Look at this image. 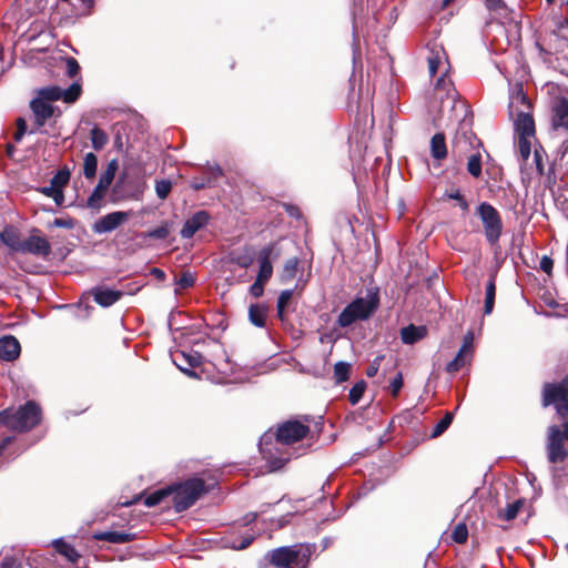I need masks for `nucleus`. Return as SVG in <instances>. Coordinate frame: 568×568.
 Listing matches in <instances>:
<instances>
[{
  "mask_svg": "<svg viewBox=\"0 0 568 568\" xmlns=\"http://www.w3.org/2000/svg\"><path fill=\"white\" fill-rule=\"evenodd\" d=\"M473 354L459 349L453 361L446 365V372L449 374L457 373L471 362Z\"/></svg>",
  "mask_w": 568,
  "mask_h": 568,
  "instance_id": "nucleus-27",
  "label": "nucleus"
},
{
  "mask_svg": "<svg viewBox=\"0 0 568 568\" xmlns=\"http://www.w3.org/2000/svg\"><path fill=\"white\" fill-rule=\"evenodd\" d=\"M70 180L69 170H60L50 180V185L41 187L39 191L44 195H53V193L63 190Z\"/></svg>",
  "mask_w": 568,
  "mask_h": 568,
  "instance_id": "nucleus-20",
  "label": "nucleus"
},
{
  "mask_svg": "<svg viewBox=\"0 0 568 568\" xmlns=\"http://www.w3.org/2000/svg\"><path fill=\"white\" fill-rule=\"evenodd\" d=\"M41 408L33 400L27 402L16 412L6 409L0 413V425L12 430L27 432L40 423Z\"/></svg>",
  "mask_w": 568,
  "mask_h": 568,
  "instance_id": "nucleus-4",
  "label": "nucleus"
},
{
  "mask_svg": "<svg viewBox=\"0 0 568 568\" xmlns=\"http://www.w3.org/2000/svg\"><path fill=\"white\" fill-rule=\"evenodd\" d=\"M467 171L474 178L481 175V156L480 154H473L467 162Z\"/></svg>",
  "mask_w": 568,
  "mask_h": 568,
  "instance_id": "nucleus-40",
  "label": "nucleus"
},
{
  "mask_svg": "<svg viewBox=\"0 0 568 568\" xmlns=\"http://www.w3.org/2000/svg\"><path fill=\"white\" fill-rule=\"evenodd\" d=\"M366 386V382L361 379L349 389L348 399L352 405H356L361 400L363 394L365 393Z\"/></svg>",
  "mask_w": 568,
  "mask_h": 568,
  "instance_id": "nucleus-37",
  "label": "nucleus"
},
{
  "mask_svg": "<svg viewBox=\"0 0 568 568\" xmlns=\"http://www.w3.org/2000/svg\"><path fill=\"white\" fill-rule=\"evenodd\" d=\"M0 240L10 250L20 252L22 240H20V234L14 227H4L2 232H0Z\"/></svg>",
  "mask_w": 568,
  "mask_h": 568,
  "instance_id": "nucleus-22",
  "label": "nucleus"
},
{
  "mask_svg": "<svg viewBox=\"0 0 568 568\" xmlns=\"http://www.w3.org/2000/svg\"><path fill=\"white\" fill-rule=\"evenodd\" d=\"M231 261L242 268H247L253 263L251 254H232Z\"/></svg>",
  "mask_w": 568,
  "mask_h": 568,
  "instance_id": "nucleus-48",
  "label": "nucleus"
},
{
  "mask_svg": "<svg viewBox=\"0 0 568 568\" xmlns=\"http://www.w3.org/2000/svg\"><path fill=\"white\" fill-rule=\"evenodd\" d=\"M173 487V506L175 511L182 513L195 504L206 493L204 481L200 478H191Z\"/></svg>",
  "mask_w": 568,
  "mask_h": 568,
  "instance_id": "nucleus-6",
  "label": "nucleus"
},
{
  "mask_svg": "<svg viewBox=\"0 0 568 568\" xmlns=\"http://www.w3.org/2000/svg\"><path fill=\"white\" fill-rule=\"evenodd\" d=\"M129 217H130L129 212H124V211L111 212V213L102 216L101 219H99L93 224V227H92L93 232L97 234H104V233L112 232L115 229H118L121 224L126 222Z\"/></svg>",
  "mask_w": 568,
  "mask_h": 568,
  "instance_id": "nucleus-12",
  "label": "nucleus"
},
{
  "mask_svg": "<svg viewBox=\"0 0 568 568\" xmlns=\"http://www.w3.org/2000/svg\"><path fill=\"white\" fill-rule=\"evenodd\" d=\"M169 235V229L166 226H160L148 232L146 236L152 239L164 240Z\"/></svg>",
  "mask_w": 568,
  "mask_h": 568,
  "instance_id": "nucleus-51",
  "label": "nucleus"
},
{
  "mask_svg": "<svg viewBox=\"0 0 568 568\" xmlns=\"http://www.w3.org/2000/svg\"><path fill=\"white\" fill-rule=\"evenodd\" d=\"M378 366H379L378 362H377V361H375V362H374V363H373V364L367 368V371H366V375H367L368 377H373V376H375V375L377 374V372H378Z\"/></svg>",
  "mask_w": 568,
  "mask_h": 568,
  "instance_id": "nucleus-63",
  "label": "nucleus"
},
{
  "mask_svg": "<svg viewBox=\"0 0 568 568\" xmlns=\"http://www.w3.org/2000/svg\"><path fill=\"white\" fill-rule=\"evenodd\" d=\"M53 546L59 554L64 556L71 562H77L80 558L79 552L74 549L73 546L63 541L62 539H57L53 541Z\"/></svg>",
  "mask_w": 568,
  "mask_h": 568,
  "instance_id": "nucleus-28",
  "label": "nucleus"
},
{
  "mask_svg": "<svg viewBox=\"0 0 568 568\" xmlns=\"http://www.w3.org/2000/svg\"><path fill=\"white\" fill-rule=\"evenodd\" d=\"M210 220V215L206 211H199L187 219L181 230V236L183 239H191L197 231L203 229Z\"/></svg>",
  "mask_w": 568,
  "mask_h": 568,
  "instance_id": "nucleus-17",
  "label": "nucleus"
},
{
  "mask_svg": "<svg viewBox=\"0 0 568 568\" xmlns=\"http://www.w3.org/2000/svg\"><path fill=\"white\" fill-rule=\"evenodd\" d=\"M48 196L52 197L58 205H61L63 202V199H64L63 190H60V191L53 193V195H48Z\"/></svg>",
  "mask_w": 568,
  "mask_h": 568,
  "instance_id": "nucleus-64",
  "label": "nucleus"
},
{
  "mask_svg": "<svg viewBox=\"0 0 568 568\" xmlns=\"http://www.w3.org/2000/svg\"><path fill=\"white\" fill-rule=\"evenodd\" d=\"M552 266H554L552 260L550 257H548V256H542V258L540 260V268L545 273L550 274L551 270H552Z\"/></svg>",
  "mask_w": 568,
  "mask_h": 568,
  "instance_id": "nucleus-59",
  "label": "nucleus"
},
{
  "mask_svg": "<svg viewBox=\"0 0 568 568\" xmlns=\"http://www.w3.org/2000/svg\"><path fill=\"white\" fill-rule=\"evenodd\" d=\"M20 253L47 258L51 254V244L44 236L40 235L38 229H33L30 235L22 241Z\"/></svg>",
  "mask_w": 568,
  "mask_h": 568,
  "instance_id": "nucleus-10",
  "label": "nucleus"
},
{
  "mask_svg": "<svg viewBox=\"0 0 568 568\" xmlns=\"http://www.w3.org/2000/svg\"><path fill=\"white\" fill-rule=\"evenodd\" d=\"M292 296H293L292 290H284V291H282V293L280 294V296L277 298L276 311H277V316L281 320H283L285 307L290 303Z\"/></svg>",
  "mask_w": 568,
  "mask_h": 568,
  "instance_id": "nucleus-39",
  "label": "nucleus"
},
{
  "mask_svg": "<svg viewBox=\"0 0 568 568\" xmlns=\"http://www.w3.org/2000/svg\"><path fill=\"white\" fill-rule=\"evenodd\" d=\"M568 440V424L562 427L552 425L548 428L547 436V453L550 463H561L567 457L565 443Z\"/></svg>",
  "mask_w": 568,
  "mask_h": 568,
  "instance_id": "nucleus-8",
  "label": "nucleus"
},
{
  "mask_svg": "<svg viewBox=\"0 0 568 568\" xmlns=\"http://www.w3.org/2000/svg\"><path fill=\"white\" fill-rule=\"evenodd\" d=\"M172 494H173L172 486L158 489L144 498V505L146 507H154V506L159 505L165 497H168Z\"/></svg>",
  "mask_w": 568,
  "mask_h": 568,
  "instance_id": "nucleus-30",
  "label": "nucleus"
},
{
  "mask_svg": "<svg viewBox=\"0 0 568 568\" xmlns=\"http://www.w3.org/2000/svg\"><path fill=\"white\" fill-rule=\"evenodd\" d=\"M254 538H255L254 534H247L240 541H237V540L227 541V546L235 550H242V549L247 548L252 544Z\"/></svg>",
  "mask_w": 568,
  "mask_h": 568,
  "instance_id": "nucleus-46",
  "label": "nucleus"
},
{
  "mask_svg": "<svg viewBox=\"0 0 568 568\" xmlns=\"http://www.w3.org/2000/svg\"><path fill=\"white\" fill-rule=\"evenodd\" d=\"M93 295H94V301L98 304H100L101 306L108 307L119 301V298L121 297V292L109 290V288H105V290L98 288L94 291Z\"/></svg>",
  "mask_w": 568,
  "mask_h": 568,
  "instance_id": "nucleus-24",
  "label": "nucleus"
},
{
  "mask_svg": "<svg viewBox=\"0 0 568 568\" xmlns=\"http://www.w3.org/2000/svg\"><path fill=\"white\" fill-rule=\"evenodd\" d=\"M462 351H465L467 353L473 354L474 353V333L467 332L463 338L462 347L459 348Z\"/></svg>",
  "mask_w": 568,
  "mask_h": 568,
  "instance_id": "nucleus-50",
  "label": "nucleus"
},
{
  "mask_svg": "<svg viewBox=\"0 0 568 568\" xmlns=\"http://www.w3.org/2000/svg\"><path fill=\"white\" fill-rule=\"evenodd\" d=\"M65 65H67L65 72L70 78H73L78 74L80 67H79L78 61L74 58H68L65 61Z\"/></svg>",
  "mask_w": 568,
  "mask_h": 568,
  "instance_id": "nucleus-52",
  "label": "nucleus"
},
{
  "mask_svg": "<svg viewBox=\"0 0 568 568\" xmlns=\"http://www.w3.org/2000/svg\"><path fill=\"white\" fill-rule=\"evenodd\" d=\"M297 265H298L297 257L288 258L285 262L284 267H283L282 281L293 280L297 272Z\"/></svg>",
  "mask_w": 568,
  "mask_h": 568,
  "instance_id": "nucleus-38",
  "label": "nucleus"
},
{
  "mask_svg": "<svg viewBox=\"0 0 568 568\" xmlns=\"http://www.w3.org/2000/svg\"><path fill=\"white\" fill-rule=\"evenodd\" d=\"M452 422H453V414L446 413V415L435 426L432 436L437 437V436L442 435L449 427Z\"/></svg>",
  "mask_w": 568,
  "mask_h": 568,
  "instance_id": "nucleus-44",
  "label": "nucleus"
},
{
  "mask_svg": "<svg viewBox=\"0 0 568 568\" xmlns=\"http://www.w3.org/2000/svg\"><path fill=\"white\" fill-rule=\"evenodd\" d=\"M194 284V278L191 274H183L179 280V285L183 288L191 287Z\"/></svg>",
  "mask_w": 568,
  "mask_h": 568,
  "instance_id": "nucleus-61",
  "label": "nucleus"
},
{
  "mask_svg": "<svg viewBox=\"0 0 568 568\" xmlns=\"http://www.w3.org/2000/svg\"><path fill=\"white\" fill-rule=\"evenodd\" d=\"M534 161L536 163V169L539 174H544V163H542V154L541 151L538 149H535L534 151Z\"/></svg>",
  "mask_w": 568,
  "mask_h": 568,
  "instance_id": "nucleus-57",
  "label": "nucleus"
},
{
  "mask_svg": "<svg viewBox=\"0 0 568 568\" xmlns=\"http://www.w3.org/2000/svg\"><path fill=\"white\" fill-rule=\"evenodd\" d=\"M223 175V171L219 165H209L204 171L206 181H211V187L215 185L216 181Z\"/></svg>",
  "mask_w": 568,
  "mask_h": 568,
  "instance_id": "nucleus-42",
  "label": "nucleus"
},
{
  "mask_svg": "<svg viewBox=\"0 0 568 568\" xmlns=\"http://www.w3.org/2000/svg\"><path fill=\"white\" fill-rule=\"evenodd\" d=\"M486 7L489 10H499L505 7V3L503 0H485Z\"/></svg>",
  "mask_w": 568,
  "mask_h": 568,
  "instance_id": "nucleus-62",
  "label": "nucleus"
},
{
  "mask_svg": "<svg viewBox=\"0 0 568 568\" xmlns=\"http://www.w3.org/2000/svg\"><path fill=\"white\" fill-rule=\"evenodd\" d=\"M378 304V294L369 291L364 297H357L351 302L341 312L337 323L342 327H347L356 321H365L377 310Z\"/></svg>",
  "mask_w": 568,
  "mask_h": 568,
  "instance_id": "nucleus-5",
  "label": "nucleus"
},
{
  "mask_svg": "<svg viewBox=\"0 0 568 568\" xmlns=\"http://www.w3.org/2000/svg\"><path fill=\"white\" fill-rule=\"evenodd\" d=\"M430 152H432V156L436 160H443L447 156L445 135L443 133H436L432 138Z\"/></svg>",
  "mask_w": 568,
  "mask_h": 568,
  "instance_id": "nucleus-26",
  "label": "nucleus"
},
{
  "mask_svg": "<svg viewBox=\"0 0 568 568\" xmlns=\"http://www.w3.org/2000/svg\"><path fill=\"white\" fill-rule=\"evenodd\" d=\"M104 195L93 190L91 195L87 200V207L92 210H100L103 205Z\"/></svg>",
  "mask_w": 568,
  "mask_h": 568,
  "instance_id": "nucleus-43",
  "label": "nucleus"
},
{
  "mask_svg": "<svg viewBox=\"0 0 568 568\" xmlns=\"http://www.w3.org/2000/svg\"><path fill=\"white\" fill-rule=\"evenodd\" d=\"M529 102L521 88L511 94L509 114L515 118V132L518 138H535V122L529 113Z\"/></svg>",
  "mask_w": 568,
  "mask_h": 568,
  "instance_id": "nucleus-3",
  "label": "nucleus"
},
{
  "mask_svg": "<svg viewBox=\"0 0 568 568\" xmlns=\"http://www.w3.org/2000/svg\"><path fill=\"white\" fill-rule=\"evenodd\" d=\"M568 396V374L558 384H546L542 392L544 406H549L559 399H567Z\"/></svg>",
  "mask_w": 568,
  "mask_h": 568,
  "instance_id": "nucleus-16",
  "label": "nucleus"
},
{
  "mask_svg": "<svg viewBox=\"0 0 568 568\" xmlns=\"http://www.w3.org/2000/svg\"><path fill=\"white\" fill-rule=\"evenodd\" d=\"M53 100L48 99L41 94V89L38 91L37 98L31 101L30 108L34 114L36 124L38 128L44 125L47 120L53 115L54 109L50 103Z\"/></svg>",
  "mask_w": 568,
  "mask_h": 568,
  "instance_id": "nucleus-13",
  "label": "nucleus"
},
{
  "mask_svg": "<svg viewBox=\"0 0 568 568\" xmlns=\"http://www.w3.org/2000/svg\"><path fill=\"white\" fill-rule=\"evenodd\" d=\"M172 189V183L168 180H161L155 183V192L159 199L164 200L168 197Z\"/></svg>",
  "mask_w": 568,
  "mask_h": 568,
  "instance_id": "nucleus-45",
  "label": "nucleus"
},
{
  "mask_svg": "<svg viewBox=\"0 0 568 568\" xmlns=\"http://www.w3.org/2000/svg\"><path fill=\"white\" fill-rule=\"evenodd\" d=\"M52 225L62 229H72L74 226L73 220L71 219H54Z\"/></svg>",
  "mask_w": 568,
  "mask_h": 568,
  "instance_id": "nucleus-56",
  "label": "nucleus"
},
{
  "mask_svg": "<svg viewBox=\"0 0 568 568\" xmlns=\"http://www.w3.org/2000/svg\"><path fill=\"white\" fill-rule=\"evenodd\" d=\"M191 186L194 190H202L205 187H211V181H206L205 176L202 178H193L191 181Z\"/></svg>",
  "mask_w": 568,
  "mask_h": 568,
  "instance_id": "nucleus-54",
  "label": "nucleus"
},
{
  "mask_svg": "<svg viewBox=\"0 0 568 568\" xmlns=\"http://www.w3.org/2000/svg\"><path fill=\"white\" fill-rule=\"evenodd\" d=\"M173 363L176 367L190 377H197L193 368L201 365L202 356L196 352L185 353L176 352L172 355Z\"/></svg>",
  "mask_w": 568,
  "mask_h": 568,
  "instance_id": "nucleus-14",
  "label": "nucleus"
},
{
  "mask_svg": "<svg viewBox=\"0 0 568 568\" xmlns=\"http://www.w3.org/2000/svg\"><path fill=\"white\" fill-rule=\"evenodd\" d=\"M551 405H555L556 410L559 415L568 414V396L567 399H559V402L552 403Z\"/></svg>",
  "mask_w": 568,
  "mask_h": 568,
  "instance_id": "nucleus-58",
  "label": "nucleus"
},
{
  "mask_svg": "<svg viewBox=\"0 0 568 568\" xmlns=\"http://www.w3.org/2000/svg\"><path fill=\"white\" fill-rule=\"evenodd\" d=\"M82 89L80 83L74 82L67 89H61L57 85H50L41 89V94L48 99L58 101L62 100L65 103L75 102L81 95Z\"/></svg>",
  "mask_w": 568,
  "mask_h": 568,
  "instance_id": "nucleus-11",
  "label": "nucleus"
},
{
  "mask_svg": "<svg viewBox=\"0 0 568 568\" xmlns=\"http://www.w3.org/2000/svg\"><path fill=\"white\" fill-rule=\"evenodd\" d=\"M310 427L298 420H287L275 434L267 432L260 439V452L271 471L282 468L291 458L286 446L303 439Z\"/></svg>",
  "mask_w": 568,
  "mask_h": 568,
  "instance_id": "nucleus-1",
  "label": "nucleus"
},
{
  "mask_svg": "<svg viewBox=\"0 0 568 568\" xmlns=\"http://www.w3.org/2000/svg\"><path fill=\"white\" fill-rule=\"evenodd\" d=\"M523 507L521 500H516L511 504H508L504 509L498 510V517L504 520H513L517 517L520 508Z\"/></svg>",
  "mask_w": 568,
  "mask_h": 568,
  "instance_id": "nucleus-33",
  "label": "nucleus"
},
{
  "mask_svg": "<svg viewBox=\"0 0 568 568\" xmlns=\"http://www.w3.org/2000/svg\"><path fill=\"white\" fill-rule=\"evenodd\" d=\"M534 138H518L517 144L521 159L528 160L531 153V141Z\"/></svg>",
  "mask_w": 568,
  "mask_h": 568,
  "instance_id": "nucleus-41",
  "label": "nucleus"
},
{
  "mask_svg": "<svg viewBox=\"0 0 568 568\" xmlns=\"http://www.w3.org/2000/svg\"><path fill=\"white\" fill-rule=\"evenodd\" d=\"M351 373V364L346 362H337L334 366V378L336 383H343L348 379Z\"/></svg>",
  "mask_w": 568,
  "mask_h": 568,
  "instance_id": "nucleus-36",
  "label": "nucleus"
},
{
  "mask_svg": "<svg viewBox=\"0 0 568 568\" xmlns=\"http://www.w3.org/2000/svg\"><path fill=\"white\" fill-rule=\"evenodd\" d=\"M277 256L278 252H275V244H268L258 252L257 260L260 264V270L256 277L257 280L267 283V281L271 278L273 274L272 258H275Z\"/></svg>",
  "mask_w": 568,
  "mask_h": 568,
  "instance_id": "nucleus-15",
  "label": "nucleus"
},
{
  "mask_svg": "<svg viewBox=\"0 0 568 568\" xmlns=\"http://www.w3.org/2000/svg\"><path fill=\"white\" fill-rule=\"evenodd\" d=\"M552 125L556 129L568 130V100L561 98L552 106Z\"/></svg>",
  "mask_w": 568,
  "mask_h": 568,
  "instance_id": "nucleus-19",
  "label": "nucleus"
},
{
  "mask_svg": "<svg viewBox=\"0 0 568 568\" xmlns=\"http://www.w3.org/2000/svg\"><path fill=\"white\" fill-rule=\"evenodd\" d=\"M20 343L11 335L0 338V358L7 362L14 361L20 355Z\"/></svg>",
  "mask_w": 568,
  "mask_h": 568,
  "instance_id": "nucleus-18",
  "label": "nucleus"
},
{
  "mask_svg": "<svg viewBox=\"0 0 568 568\" xmlns=\"http://www.w3.org/2000/svg\"><path fill=\"white\" fill-rule=\"evenodd\" d=\"M468 530L465 524H458L453 530L452 538L458 544H463L467 540Z\"/></svg>",
  "mask_w": 568,
  "mask_h": 568,
  "instance_id": "nucleus-47",
  "label": "nucleus"
},
{
  "mask_svg": "<svg viewBox=\"0 0 568 568\" xmlns=\"http://www.w3.org/2000/svg\"><path fill=\"white\" fill-rule=\"evenodd\" d=\"M0 568H22V566L17 558L7 556L2 559Z\"/></svg>",
  "mask_w": 568,
  "mask_h": 568,
  "instance_id": "nucleus-55",
  "label": "nucleus"
},
{
  "mask_svg": "<svg viewBox=\"0 0 568 568\" xmlns=\"http://www.w3.org/2000/svg\"><path fill=\"white\" fill-rule=\"evenodd\" d=\"M17 125H18V130L14 135V139H16V141H20L22 139L23 134L26 133L27 124H26V121L20 118L17 121Z\"/></svg>",
  "mask_w": 568,
  "mask_h": 568,
  "instance_id": "nucleus-60",
  "label": "nucleus"
},
{
  "mask_svg": "<svg viewBox=\"0 0 568 568\" xmlns=\"http://www.w3.org/2000/svg\"><path fill=\"white\" fill-rule=\"evenodd\" d=\"M495 297H496L495 276L491 275L486 285L485 307H484L485 315H489L493 312L494 305H495Z\"/></svg>",
  "mask_w": 568,
  "mask_h": 568,
  "instance_id": "nucleus-29",
  "label": "nucleus"
},
{
  "mask_svg": "<svg viewBox=\"0 0 568 568\" xmlns=\"http://www.w3.org/2000/svg\"><path fill=\"white\" fill-rule=\"evenodd\" d=\"M91 143L94 150H102L108 141V134L100 128L94 126L90 132Z\"/></svg>",
  "mask_w": 568,
  "mask_h": 568,
  "instance_id": "nucleus-32",
  "label": "nucleus"
},
{
  "mask_svg": "<svg viewBox=\"0 0 568 568\" xmlns=\"http://www.w3.org/2000/svg\"><path fill=\"white\" fill-rule=\"evenodd\" d=\"M135 535L123 531H101L93 535L97 540H104L111 544H125L132 541Z\"/></svg>",
  "mask_w": 568,
  "mask_h": 568,
  "instance_id": "nucleus-21",
  "label": "nucleus"
},
{
  "mask_svg": "<svg viewBox=\"0 0 568 568\" xmlns=\"http://www.w3.org/2000/svg\"><path fill=\"white\" fill-rule=\"evenodd\" d=\"M554 49L557 60L564 59L568 62V39L554 33Z\"/></svg>",
  "mask_w": 568,
  "mask_h": 568,
  "instance_id": "nucleus-31",
  "label": "nucleus"
},
{
  "mask_svg": "<svg viewBox=\"0 0 568 568\" xmlns=\"http://www.w3.org/2000/svg\"><path fill=\"white\" fill-rule=\"evenodd\" d=\"M98 159L94 153L89 152L83 160V174L87 179H93L97 173Z\"/></svg>",
  "mask_w": 568,
  "mask_h": 568,
  "instance_id": "nucleus-34",
  "label": "nucleus"
},
{
  "mask_svg": "<svg viewBox=\"0 0 568 568\" xmlns=\"http://www.w3.org/2000/svg\"><path fill=\"white\" fill-rule=\"evenodd\" d=\"M118 168H119V163H118V160H111L105 170L103 171V173L101 174L100 179H99V182L100 183H103L108 186L111 185L112 181L114 180V176H115V173L118 171Z\"/></svg>",
  "mask_w": 568,
  "mask_h": 568,
  "instance_id": "nucleus-35",
  "label": "nucleus"
},
{
  "mask_svg": "<svg viewBox=\"0 0 568 568\" xmlns=\"http://www.w3.org/2000/svg\"><path fill=\"white\" fill-rule=\"evenodd\" d=\"M315 550L314 544H297L273 549L267 552L266 558L277 568H307Z\"/></svg>",
  "mask_w": 568,
  "mask_h": 568,
  "instance_id": "nucleus-2",
  "label": "nucleus"
},
{
  "mask_svg": "<svg viewBox=\"0 0 568 568\" xmlns=\"http://www.w3.org/2000/svg\"><path fill=\"white\" fill-rule=\"evenodd\" d=\"M425 326H415L413 324L402 328L400 338L404 344H414L426 336Z\"/></svg>",
  "mask_w": 568,
  "mask_h": 568,
  "instance_id": "nucleus-23",
  "label": "nucleus"
},
{
  "mask_svg": "<svg viewBox=\"0 0 568 568\" xmlns=\"http://www.w3.org/2000/svg\"><path fill=\"white\" fill-rule=\"evenodd\" d=\"M427 61L430 77H435L437 73H440L436 82L435 94L436 98L442 99V89H445L447 84H450V82L446 80L448 62L444 50L442 48H433L427 57Z\"/></svg>",
  "mask_w": 568,
  "mask_h": 568,
  "instance_id": "nucleus-9",
  "label": "nucleus"
},
{
  "mask_svg": "<svg viewBox=\"0 0 568 568\" xmlns=\"http://www.w3.org/2000/svg\"><path fill=\"white\" fill-rule=\"evenodd\" d=\"M476 214L480 219L486 240L489 244L498 243L503 233V221L499 212L488 202H481Z\"/></svg>",
  "mask_w": 568,
  "mask_h": 568,
  "instance_id": "nucleus-7",
  "label": "nucleus"
},
{
  "mask_svg": "<svg viewBox=\"0 0 568 568\" xmlns=\"http://www.w3.org/2000/svg\"><path fill=\"white\" fill-rule=\"evenodd\" d=\"M403 387V376L402 373H397L395 377L389 383V390L394 397H396Z\"/></svg>",
  "mask_w": 568,
  "mask_h": 568,
  "instance_id": "nucleus-49",
  "label": "nucleus"
},
{
  "mask_svg": "<svg viewBox=\"0 0 568 568\" xmlns=\"http://www.w3.org/2000/svg\"><path fill=\"white\" fill-rule=\"evenodd\" d=\"M267 307L263 304H252L248 307V320L256 327L266 325Z\"/></svg>",
  "mask_w": 568,
  "mask_h": 568,
  "instance_id": "nucleus-25",
  "label": "nucleus"
},
{
  "mask_svg": "<svg viewBox=\"0 0 568 568\" xmlns=\"http://www.w3.org/2000/svg\"><path fill=\"white\" fill-rule=\"evenodd\" d=\"M265 284H266V282L256 278L255 282L250 287L251 295H253L254 297L262 296L263 292H264Z\"/></svg>",
  "mask_w": 568,
  "mask_h": 568,
  "instance_id": "nucleus-53",
  "label": "nucleus"
}]
</instances>
